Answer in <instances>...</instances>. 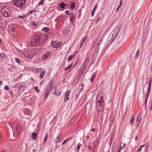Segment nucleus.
Segmentation results:
<instances>
[{"mask_svg":"<svg viewBox=\"0 0 152 152\" xmlns=\"http://www.w3.org/2000/svg\"><path fill=\"white\" fill-rule=\"evenodd\" d=\"M56 139H58V140H61V138L59 137V136H58L57 137H56Z\"/></svg>","mask_w":152,"mask_h":152,"instance_id":"61","label":"nucleus"},{"mask_svg":"<svg viewBox=\"0 0 152 152\" xmlns=\"http://www.w3.org/2000/svg\"><path fill=\"white\" fill-rule=\"evenodd\" d=\"M9 124L13 131L14 136H16L20 131L18 125L16 123H9Z\"/></svg>","mask_w":152,"mask_h":152,"instance_id":"2","label":"nucleus"},{"mask_svg":"<svg viewBox=\"0 0 152 152\" xmlns=\"http://www.w3.org/2000/svg\"><path fill=\"white\" fill-rule=\"evenodd\" d=\"M95 146V145H94V147H92V149H93V150H92V151H93V152H95V149H96V148L94 147Z\"/></svg>","mask_w":152,"mask_h":152,"instance_id":"48","label":"nucleus"},{"mask_svg":"<svg viewBox=\"0 0 152 152\" xmlns=\"http://www.w3.org/2000/svg\"><path fill=\"white\" fill-rule=\"evenodd\" d=\"M150 91L151 90H147L148 92H147V94L146 97V98H148V96H149V93H150Z\"/></svg>","mask_w":152,"mask_h":152,"instance_id":"43","label":"nucleus"},{"mask_svg":"<svg viewBox=\"0 0 152 152\" xmlns=\"http://www.w3.org/2000/svg\"><path fill=\"white\" fill-rule=\"evenodd\" d=\"M25 86L23 85H21L19 88L18 91L20 93H22L25 89Z\"/></svg>","mask_w":152,"mask_h":152,"instance_id":"14","label":"nucleus"},{"mask_svg":"<svg viewBox=\"0 0 152 152\" xmlns=\"http://www.w3.org/2000/svg\"><path fill=\"white\" fill-rule=\"evenodd\" d=\"M35 88L36 90V91L37 92H38L39 91L38 89V87L37 86H36L35 87Z\"/></svg>","mask_w":152,"mask_h":152,"instance_id":"53","label":"nucleus"},{"mask_svg":"<svg viewBox=\"0 0 152 152\" xmlns=\"http://www.w3.org/2000/svg\"><path fill=\"white\" fill-rule=\"evenodd\" d=\"M139 50L138 49L137 50V53L136 54V55H135V58H138V57L139 56Z\"/></svg>","mask_w":152,"mask_h":152,"instance_id":"32","label":"nucleus"},{"mask_svg":"<svg viewBox=\"0 0 152 152\" xmlns=\"http://www.w3.org/2000/svg\"><path fill=\"white\" fill-rule=\"evenodd\" d=\"M125 143L122 144L121 143V146L118 149V152H121L123 149L125 147Z\"/></svg>","mask_w":152,"mask_h":152,"instance_id":"18","label":"nucleus"},{"mask_svg":"<svg viewBox=\"0 0 152 152\" xmlns=\"http://www.w3.org/2000/svg\"><path fill=\"white\" fill-rule=\"evenodd\" d=\"M61 91H60V92H59L58 93V96H59V95L61 94Z\"/></svg>","mask_w":152,"mask_h":152,"instance_id":"64","label":"nucleus"},{"mask_svg":"<svg viewBox=\"0 0 152 152\" xmlns=\"http://www.w3.org/2000/svg\"><path fill=\"white\" fill-rule=\"evenodd\" d=\"M15 61L16 62L18 63H20V59L18 58H16L15 59Z\"/></svg>","mask_w":152,"mask_h":152,"instance_id":"40","label":"nucleus"},{"mask_svg":"<svg viewBox=\"0 0 152 152\" xmlns=\"http://www.w3.org/2000/svg\"><path fill=\"white\" fill-rule=\"evenodd\" d=\"M59 45L56 41L53 42L52 43L51 47L53 48H58V46Z\"/></svg>","mask_w":152,"mask_h":152,"instance_id":"15","label":"nucleus"},{"mask_svg":"<svg viewBox=\"0 0 152 152\" xmlns=\"http://www.w3.org/2000/svg\"><path fill=\"white\" fill-rule=\"evenodd\" d=\"M75 57V56L73 55H70L68 58V61H72L73 58Z\"/></svg>","mask_w":152,"mask_h":152,"instance_id":"27","label":"nucleus"},{"mask_svg":"<svg viewBox=\"0 0 152 152\" xmlns=\"http://www.w3.org/2000/svg\"><path fill=\"white\" fill-rule=\"evenodd\" d=\"M148 147L147 145H146L145 147V151H146L148 149Z\"/></svg>","mask_w":152,"mask_h":152,"instance_id":"57","label":"nucleus"},{"mask_svg":"<svg viewBox=\"0 0 152 152\" xmlns=\"http://www.w3.org/2000/svg\"><path fill=\"white\" fill-rule=\"evenodd\" d=\"M1 11L3 15L5 17H9L11 15V11L8 6H3L1 9Z\"/></svg>","mask_w":152,"mask_h":152,"instance_id":"5","label":"nucleus"},{"mask_svg":"<svg viewBox=\"0 0 152 152\" xmlns=\"http://www.w3.org/2000/svg\"><path fill=\"white\" fill-rule=\"evenodd\" d=\"M87 147L89 150H91V151H92V150H93V149L92 148L91 146L88 145L87 146Z\"/></svg>","mask_w":152,"mask_h":152,"instance_id":"52","label":"nucleus"},{"mask_svg":"<svg viewBox=\"0 0 152 152\" xmlns=\"http://www.w3.org/2000/svg\"><path fill=\"white\" fill-rule=\"evenodd\" d=\"M70 12L68 10H66L65 12V14L66 15H72L71 14H70Z\"/></svg>","mask_w":152,"mask_h":152,"instance_id":"38","label":"nucleus"},{"mask_svg":"<svg viewBox=\"0 0 152 152\" xmlns=\"http://www.w3.org/2000/svg\"><path fill=\"white\" fill-rule=\"evenodd\" d=\"M32 139L34 140L36 139L37 137V132H34L32 133L31 135Z\"/></svg>","mask_w":152,"mask_h":152,"instance_id":"17","label":"nucleus"},{"mask_svg":"<svg viewBox=\"0 0 152 152\" xmlns=\"http://www.w3.org/2000/svg\"><path fill=\"white\" fill-rule=\"evenodd\" d=\"M80 95V94H77V95H76V97H75V99L76 100H77L78 99V97H79V96Z\"/></svg>","mask_w":152,"mask_h":152,"instance_id":"51","label":"nucleus"},{"mask_svg":"<svg viewBox=\"0 0 152 152\" xmlns=\"http://www.w3.org/2000/svg\"><path fill=\"white\" fill-rule=\"evenodd\" d=\"M4 88L6 90H9V89L7 86H5L4 87Z\"/></svg>","mask_w":152,"mask_h":152,"instance_id":"45","label":"nucleus"},{"mask_svg":"<svg viewBox=\"0 0 152 152\" xmlns=\"http://www.w3.org/2000/svg\"><path fill=\"white\" fill-rule=\"evenodd\" d=\"M42 30L43 31L47 32L50 30V28L48 27H44L42 28Z\"/></svg>","mask_w":152,"mask_h":152,"instance_id":"24","label":"nucleus"},{"mask_svg":"<svg viewBox=\"0 0 152 152\" xmlns=\"http://www.w3.org/2000/svg\"><path fill=\"white\" fill-rule=\"evenodd\" d=\"M53 85L54 82L53 81H51L49 82L45 91V94L44 96V98L48 97L50 92L54 88Z\"/></svg>","mask_w":152,"mask_h":152,"instance_id":"3","label":"nucleus"},{"mask_svg":"<svg viewBox=\"0 0 152 152\" xmlns=\"http://www.w3.org/2000/svg\"><path fill=\"white\" fill-rule=\"evenodd\" d=\"M70 94V91H67L64 96V100L65 101H67L69 99V96Z\"/></svg>","mask_w":152,"mask_h":152,"instance_id":"13","label":"nucleus"},{"mask_svg":"<svg viewBox=\"0 0 152 152\" xmlns=\"http://www.w3.org/2000/svg\"><path fill=\"white\" fill-rule=\"evenodd\" d=\"M120 4L119 5V6H118V7H117V8L116 9V11H117V12L118 11V10L120 8V7H121L122 4V0H121L120 1Z\"/></svg>","mask_w":152,"mask_h":152,"instance_id":"26","label":"nucleus"},{"mask_svg":"<svg viewBox=\"0 0 152 152\" xmlns=\"http://www.w3.org/2000/svg\"><path fill=\"white\" fill-rule=\"evenodd\" d=\"M81 10H80L79 11V15H78V18H79L80 17L81 15Z\"/></svg>","mask_w":152,"mask_h":152,"instance_id":"49","label":"nucleus"},{"mask_svg":"<svg viewBox=\"0 0 152 152\" xmlns=\"http://www.w3.org/2000/svg\"><path fill=\"white\" fill-rule=\"evenodd\" d=\"M104 103L102 100L98 101L96 103V108L98 111L102 112L104 108Z\"/></svg>","mask_w":152,"mask_h":152,"instance_id":"6","label":"nucleus"},{"mask_svg":"<svg viewBox=\"0 0 152 152\" xmlns=\"http://www.w3.org/2000/svg\"><path fill=\"white\" fill-rule=\"evenodd\" d=\"M1 20L0 21V23L2 24V23L3 22V23H2V24L3 25H5L6 23V21H5V20H4V19H1Z\"/></svg>","mask_w":152,"mask_h":152,"instance_id":"29","label":"nucleus"},{"mask_svg":"<svg viewBox=\"0 0 152 152\" xmlns=\"http://www.w3.org/2000/svg\"><path fill=\"white\" fill-rule=\"evenodd\" d=\"M57 88L56 87L55 88V91L54 92V94L55 95H57V93L56 92V90L57 89Z\"/></svg>","mask_w":152,"mask_h":152,"instance_id":"50","label":"nucleus"},{"mask_svg":"<svg viewBox=\"0 0 152 152\" xmlns=\"http://www.w3.org/2000/svg\"><path fill=\"white\" fill-rule=\"evenodd\" d=\"M75 2H73L71 3L70 6V8L71 9H73L75 8Z\"/></svg>","mask_w":152,"mask_h":152,"instance_id":"22","label":"nucleus"},{"mask_svg":"<svg viewBox=\"0 0 152 152\" xmlns=\"http://www.w3.org/2000/svg\"><path fill=\"white\" fill-rule=\"evenodd\" d=\"M95 129H91V131L92 132H95Z\"/></svg>","mask_w":152,"mask_h":152,"instance_id":"62","label":"nucleus"},{"mask_svg":"<svg viewBox=\"0 0 152 152\" xmlns=\"http://www.w3.org/2000/svg\"><path fill=\"white\" fill-rule=\"evenodd\" d=\"M48 133H46L45 134V137L44 142V143L46 141V140H47L48 138Z\"/></svg>","mask_w":152,"mask_h":152,"instance_id":"33","label":"nucleus"},{"mask_svg":"<svg viewBox=\"0 0 152 152\" xmlns=\"http://www.w3.org/2000/svg\"><path fill=\"white\" fill-rule=\"evenodd\" d=\"M96 74L95 73H94L92 75L91 77L92 78H94V77L96 76Z\"/></svg>","mask_w":152,"mask_h":152,"instance_id":"47","label":"nucleus"},{"mask_svg":"<svg viewBox=\"0 0 152 152\" xmlns=\"http://www.w3.org/2000/svg\"><path fill=\"white\" fill-rule=\"evenodd\" d=\"M70 139V138H68L66 140H65L62 143V145H64L65 143L68 140H69Z\"/></svg>","mask_w":152,"mask_h":152,"instance_id":"39","label":"nucleus"},{"mask_svg":"<svg viewBox=\"0 0 152 152\" xmlns=\"http://www.w3.org/2000/svg\"><path fill=\"white\" fill-rule=\"evenodd\" d=\"M144 145H142L140 146V147L137 150V152H140L141 151V150L142 147L144 146Z\"/></svg>","mask_w":152,"mask_h":152,"instance_id":"30","label":"nucleus"},{"mask_svg":"<svg viewBox=\"0 0 152 152\" xmlns=\"http://www.w3.org/2000/svg\"><path fill=\"white\" fill-rule=\"evenodd\" d=\"M44 3V0H41V1L39 3V5H42Z\"/></svg>","mask_w":152,"mask_h":152,"instance_id":"41","label":"nucleus"},{"mask_svg":"<svg viewBox=\"0 0 152 152\" xmlns=\"http://www.w3.org/2000/svg\"><path fill=\"white\" fill-rule=\"evenodd\" d=\"M50 53L49 52H47L45 54L42 56V59L43 60L46 59L50 56Z\"/></svg>","mask_w":152,"mask_h":152,"instance_id":"12","label":"nucleus"},{"mask_svg":"<svg viewBox=\"0 0 152 152\" xmlns=\"http://www.w3.org/2000/svg\"><path fill=\"white\" fill-rule=\"evenodd\" d=\"M117 35V34L115 31H113L110 34L108 40L109 42L111 43L115 39Z\"/></svg>","mask_w":152,"mask_h":152,"instance_id":"7","label":"nucleus"},{"mask_svg":"<svg viewBox=\"0 0 152 152\" xmlns=\"http://www.w3.org/2000/svg\"><path fill=\"white\" fill-rule=\"evenodd\" d=\"M96 10H95V9H93L91 13V16H94V13L96 11Z\"/></svg>","mask_w":152,"mask_h":152,"instance_id":"37","label":"nucleus"},{"mask_svg":"<svg viewBox=\"0 0 152 152\" xmlns=\"http://www.w3.org/2000/svg\"><path fill=\"white\" fill-rule=\"evenodd\" d=\"M26 0H12L13 4L20 9L25 5Z\"/></svg>","mask_w":152,"mask_h":152,"instance_id":"4","label":"nucleus"},{"mask_svg":"<svg viewBox=\"0 0 152 152\" xmlns=\"http://www.w3.org/2000/svg\"><path fill=\"white\" fill-rule=\"evenodd\" d=\"M75 20V18L74 14L73 13L70 15V16L69 20L71 23L72 24Z\"/></svg>","mask_w":152,"mask_h":152,"instance_id":"11","label":"nucleus"},{"mask_svg":"<svg viewBox=\"0 0 152 152\" xmlns=\"http://www.w3.org/2000/svg\"><path fill=\"white\" fill-rule=\"evenodd\" d=\"M100 19H101V18L100 17L97 20V23H98L99 21V20Z\"/></svg>","mask_w":152,"mask_h":152,"instance_id":"60","label":"nucleus"},{"mask_svg":"<svg viewBox=\"0 0 152 152\" xmlns=\"http://www.w3.org/2000/svg\"><path fill=\"white\" fill-rule=\"evenodd\" d=\"M103 97L102 95L101 96H99V95H97L96 99H97V100L98 99V101H99V100H102V102H104L103 100Z\"/></svg>","mask_w":152,"mask_h":152,"instance_id":"21","label":"nucleus"},{"mask_svg":"<svg viewBox=\"0 0 152 152\" xmlns=\"http://www.w3.org/2000/svg\"><path fill=\"white\" fill-rule=\"evenodd\" d=\"M42 36L36 35L34 38L31 39L30 41V45L31 46H39L42 45L43 39H42Z\"/></svg>","mask_w":152,"mask_h":152,"instance_id":"1","label":"nucleus"},{"mask_svg":"<svg viewBox=\"0 0 152 152\" xmlns=\"http://www.w3.org/2000/svg\"><path fill=\"white\" fill-rule=\"evenodd\" d=\"M89 62V60L88 57L86 58L83 64L82 67L81 68V71L80 72V74H82L84 72V71L85 70L87 66L88 65Z\"/></svg>","mask_w":152,"mask_h":152,"instance_id":"8","label":"nucleus"},{"mask_svg":"<svg viewBox=\"0 0 152 152\" xmlns=\"http://www.w3.org/2000/svg\"><path fill=\"white\" fill-rule=\"evenodd\" d=\"M46 71L45 70L42 71L40 74V77L41 79H42L44 75H45Z\"/></svg>","mask_w":152,"mask_h":152,"instance_id":"19","label":"nucleus"},{"mask_svg":"<svg viewBox=\"0 0 152 152\" xmlns=\"http://www.w3.org/2000/svg\"><path fill=\"white\" fill-rule=\"evenodd\" d=\"M87 37V36H86V37H85L84 38V39L83 40H81V42H82V43H84L85 40H86Z\"/></svg>","mask_w":152,"mask_h":152,"instance_id":"36","label":"nucleus"},{"mask_svg":"<svg viewBox=\"0 0 152 152\" xmlns=\"http://www.w3.org/2000/svg\"><path fill=\"white\" fill-rule=\"evenodd\" d=\"M35 11V10H31L29 11L28 14H32Z\"/></svg>","mask_w":152,"mask_h":152,"instance_id":"42","label":"nucleus"},{"mask_svg":"<svg viewBox=\"0 0 152 152\" xmlns=\"http://www.w3.org/2000/svg\"><path fill=\"white\" fill-rule=\"evenodd\" d=\"M115 143L113 144V145L112 146H113V147L115 148Z\"/></svg>","mask_w":152,"mask_h":152,"instance_id":"58","label":"nucleus"},{"mask_svg":"<svg viewBox=\"0 0 152 152\" xmlns=\"http://www.w3.org/2000/svg\"><path fill=\"white\" fill-rule=\"evenodd\" d=\"M60 6L61 8L64 9L66 6V4L64 2H62L60 4Z\"/></svg>","mask_w":152,"mask_h":152,"instance_id":"20","label":"nucleus"},{"mask_svg":"<svg viewBox=\"0 0 152 152\" xmlns=\"http://www.w3.org/2000/svg\"><path fill=\"white\" fill-rule=\"evenodd\" d=\"M0 58L3 59H6L7 58V56L6 54L2 52L0 53Z\"/></svg>","mask_w":152,"mask_h":152,"instance_id":"16","label":"nucleus"},{"mask_svg":"<svg viewBox=\"0 0 152 152\" xmlns=\"http://www.w3.org/2000/svg\"><path fill=\"white\" fill-rule=\"evenodd\" d=\"M25 18V16H22V15H19L18 17V18Z\"/></svg>","mask_w":152,"mask_h":152,"instance_id":"44","label":"nucleus"},{"mask_svg":"<svg viewBox=\"0 0 152 152\" xmlns=\"http://www.w3.org/2000/svg\"><path fill=\"white\" fill-rule=\"evenodd\" d=\"M99 44L96 47V49L94 54L93 57H95V58L96 57L99 51Z\"/></svg>","mask_w":152,"mask_h":152,"instance_id":"10","label":"nucleus"},{"mask_svg":"<svg viewBox=\"0 0 152 152\" xmlns=\"http://www.w3.org/2000/svg\"><path fill=\"white\" fill-rule=\"evenodd\" d=\"M147 99L148 98H146V99L145 101V108L146 107V104H147Z\"/></svg>","mask_w":152,"mask_h":152,"instance_id":"54","label":"nucleus"},{"mask_svg":"<svg viewBox=\"0 0 152 152\" xmlns=\"http://www.w3.org/2000/svg\"><path fill=\"white\" fill-rule=\"evenodd\" d=\"M114 118H111V119L110 120V122L109 124L110 125H111L114 122Z\"/></svg>","mask_w":152,"mask_h":152,"instance_id":"34","label":"nucleus"},{"mask_svg":"<svg viewBox=\"0 0 152 152\" xmlns=\"http://www.w3.org/2000/svg\"><path fill=\"white\" fill-rule=\"evenodd\" d=\"M152 78H150V83H149V84L148 88V89H147L148 90H151V83H152Z\"/></svg>","mask_w":152,"mask_h":152,"instance_id":"28","label":"nucleus"},{"mask_svg":"<svg viewBox=\"0 0 152 152\" xmlns=\"http://www.w3.org/2000/svg\"><path fill=\"white\" fill-rule=\"evenodd\" d=\"M32 25H34L36 26V24L34 22H32Z\"/></svg>","mask_w":152,"mask_h":152,"instance_id":"63","label":"nucleus"},{"mask_svg":"<svg viewBox=\"0 0 152 152\" xmlns=\"http://www.w3.org/2000/svg\"><path fill=\"white\" fill-rule=\"evenodd\" d=\"M72 64H70L68 67H65L64 69V70L66 71L68 70L72 67Z\"/></svg>","mask_w":152,"mask_h":152,"instance_id":"25","label":"nucleus"},{"mask_svg":"<svg viewBox=\"0 0 152 152\" xmlns=\"http://www.w3.org/2000/svg\"><path fill=\"white\" fill-rule=\"evenodd\" d=\"M83 91V90L82 88L80 89L79 91L78 94H80V93H81Z\"/></svg>","mask_w":152,"mask_h":152,"instance_id":"56","label":"nucleus"},{"mask_svg":"<svg viewBox=\"0 0 152 152\" xmlns=\"http://www.w3.org/2000/svg\"><path fill=\"white\" fill-rule=\"evenodd\" d=\"M134 117L133 116L131 118V119L130 120V123L131 124H133V121H134Z\"/></svg>","mask_w":152,"mask_h":152,"instance_id":"35","label":"nucleus"},{"mask_svg":"<svg viewBox=\"0 0 152 152\" xmlns=\"http://www.w3.org/2000/svg\"><path fill=\"white\" fill-rule=\"evenodd\" d=\"M83 43H82V42H81L80 44V48H81L83 46Z\"/></svg>","mask_w":152,"mask_h":152,"instance_id":"59","label":"nucleus"},{"mask_svg":"<svg viewBox=\"0 0 152 152\" xmlns=\"http://www.w3.org/2000/svg\"><path fill=\"white\" fill-rule=\"evenodd\" d=\"M98 5H97V4H96L95 5V6L94 9H95V10H96V9L98 7Z\"/></svg>","mask_w":152,"mask_h":152,"instance_id":"55","label":"nucleus"},{"mask_svg":"<svg viewBox=\"0 0 152 152\" xmlns=\"http://www.w3.org/2000/svg\"><path fill=\"white\" fill-rule=\"evenodd\" d=\"M115 148L113 147V146H112L111 148V152H114Z\"/></svg>","mask_w":152,"mask_h":152,"instance_id":"46","label":"nucleus"},{"mask_svg":"<svg viewBox=\"0 0 152 152\" xmlns=\"http://www.w3.org/2000/svg\"><path fill=\"white\" fill-rule=\"evenodd\" d=\"M81 146V144L80 143H78L77 145V150L79 151Z\"/></svg>","mask_w":152,"mask_h":152,"instance_id":"31","label":"nucleus"},{"mask_svg":"<svg viewBox=\"0 0 152 152\" xmlns=\"http://www.w3.org/2000/svg\"><path fill=\"white\" fill-rule=\"evenodd\" d=\"M142 112H141L139 115H138V117L137 118V121L136 122V124H137V126L138 127L139 125L140 121L141 120V119L142 117Z\"/></svg>","mask_w":152,"mask_h":152,"instance_id":"9","label":"nucleus"},{"mask_svg":"<svg viewBox=\"0 0 152 152\" xmlns=\"http://www.w3.org/2000/svg\"><path fill=\"white\" fill-rule=\"evenodd\" d=\"M11 32H14V34H12L13 35H14L15 33H16L17 32V29L16 28H15L14 27H11Z\"/></svg>","mask_w":152,"mask_h":152,"instance_id":"23","label":"nucleus"}]
</instances>
